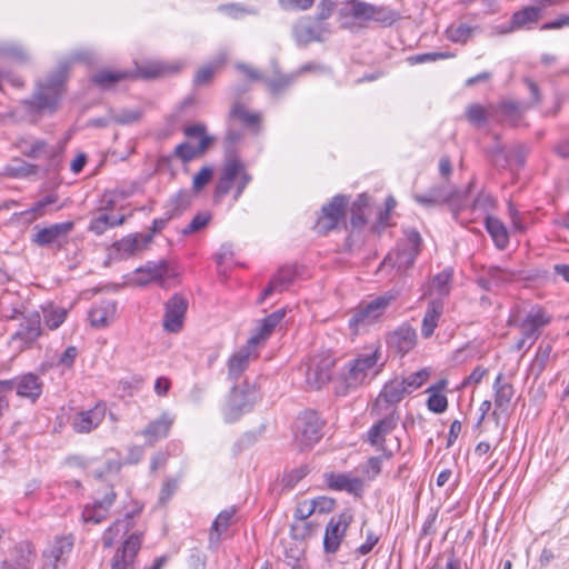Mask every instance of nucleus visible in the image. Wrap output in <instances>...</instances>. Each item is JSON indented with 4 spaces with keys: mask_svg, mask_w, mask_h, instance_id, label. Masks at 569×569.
Returning <instances> with one entry per match:
<instances>
[{
    "mask_svg": "<svg viewBox=\"0 0 569 569\" xmlns=\"http://www.w3.org/2000/svg\"><path fill=\"white\" fill-rule=\"evenodd\" d=\"M69 72L70 62L61 60L44 81L37 82L31 98L21 101V109L32 123L43 114H52L58 110Z\"/></svg>",
    "mask_w": 569,
    "mask_h": 569,
    "instance_id": "nucleus-1",
    "label": "nucleus"
},
{
    "mask_svg": "<svg viewBox=\"0 0 569 569\" xmlns=\"http://www.w3.org/2000/svg\"><path fill=\"white\" fill-rule=\"evenodd\" d=\"M257 402V391L253 385L243 381L234 385L221 407L223 420L227 423L238 421L244 413L250 412Z\"/></svg>",
    "mask_w": 569,
    "mask_h": 569,
    "instance_id": "nucleus-2",
    "label": "nucleus"
},
{
    "mask_svg": "<svg viewBox=\"0 0 569 569\" xmlns=\"http://www.w3.org/2000/svg\"><path fill=\"white\" fill-rule=\"evenodd\" d=\"M349 204L350 196L341 193L333 196L328 203L322 206L315 230L321 236H327L340 227L349 230V224L346 221Z\"/></svg>",
    "mask_w": 569,
    "mask_h": 569,
    "instance_id": "nucleus-3",
    "label": "nucleus"
},
{
    "mask_svg": "<svg viewBox=\"0 0 569 569\" xmlns=\"http://www.w3.org/2000/svg\"><path fill=\"white\" fill-rule=\"evenodd\" d=\"M397 292L388 291L369 302L360 303L349 319V327L357 332L378 321L387 308L397 299Z\"/></svg>",
    "mask_w": 569,
    "mask_h": 569,
    "instance_id": "nucleus-4",
    "label": "nucleus"
},
{
    "mask_svg": "<svg viewBox=\"0 0 569 569\" xmlns=\"http://www.w3.org/2000/svg\"><path fill=\"white\" fill-rule=\"evenodd\" d=\"M379 358V350L376 349L371 353L359 355L349 361L341 373L346 388L356 389L361 386L367 379L369 371L377 365Z\"/></svg>",
    "mask_w": 569,
    "mask_h": 569,
    "instance_id": "nucleus-5",
    "label": "nucleus"
},
{
    "mask_svg": "<svg viewBox=\"0 0 569 569\" xmlns=\"http://www.w3.org/2000/svg\"><path fill=\"white\" fill-rule=\"evenodd\" d=\"M8 393L14 391L16 395L34 405L42 396L43 380L33 372L19 375L12 379L3 380Z\"/></svg>",
    "mask_w": 569,
    "mask_h": 569,
    "instance_id": "nucleus-6",
    "label": "nucleus"
},
{
    "mask_svg": "<svg viewBox=\"0 0 569 569\" xmlns=\"http://www.w3.org/2000/svg\"><path fill=\"white\" fill-rule=\"evenodd\" d=\"M323 421L317 411L306 410L301 412L295 422L296 438L301 446L311 447L322 437Z\"/></svg>",
    "mask_w": 569,
    "mask_h": 569,
    "instance_id": "nucleus-7",
    "label": "nucleus"
},
{
    "mask_svg": "<svg viewBox=\"0 0 569 569\" xmlns=\"http://www.w3.org/2000/svg\"><path fill=\"white\" fill-rule=\"evenodd\" d=\"M350 16L357 20L375 21L383 26H391L395 22V12L387 7L376 6L361 0L348 2Z\"/></svg>",
    "mask_w": 569,
    "mask_h": 569,
    "instance_id": "nucleus-8",
    "label": "nucleus"
},
{
    "mask_svg": "<svg viewBox=\"0 0 569 569\" xmlns=\"http://www.w3.org/2000/svg\"><path fill=\"white\" fill-rule=\"evenodd\" d=\"M473 183V181H470L467 190L462 191L446 181L432 186L428 191L438 201L439 204L449 203L456 218L459 210L463 207V202L467 198V194L471 191Z\"/></svg>",
    "mask_w": 569,
    "mask_h": 569,
    "instance_id": "nucleus-9",
    "label": "nucleus"
},
{
    "mask_svg": "<svg viewBox=\"0 0 569 569\" xmlns=\"http://www.w3.org/2000/svg\"><path fill=\"white\" fill-rule=\"evenodd\" d=\"M188 310V300L180 293H174L164 303L163 329L170 333L181 331Z\"/></svg>",
    "mask_w": 569,
    "mask_h": 569,
    "instance_id": "nucleus-10",
    "label": "nucleus"
},
{
    "mask_svg": "<svg viewBox=\"0 0 569 569\" xmlns=\"http://www.w3.org/2000/svg\"><path fill=\"white\" fill-rule=\"evenodd\" d=\"M417 340L416 329L403 322L387 336L386 342L392 352L403 357L416 347Z\"/></svg>",
    "mask_w": 569,
    "mask_h": 569,
    "instance_id": "nucleus-11",
    "label": "nucleus"
},
{
    "mask_svg": "<svg viewBox=\"0 0 569 569\" xmlns=\"http://www.w3.org/2000/svg\"><path fill=\"white\" fill-rule=\"evenodd\" d=\"M73 228L74 223L72 221L54 223L49 227L39 229L37 233L32 236L31 241L40 248H49L56 244L57 249L60 250L62 248L61 240L66 239L68 233L71 232Z\"/></svg>",
    "mask_w": 569,
    "mask_h": 569,
    "instance_id": "nucleus-12",
    "label": "nucleus"
},
{
    "mask_svg": "<svg viewBox=\"0 0 569 569\" xmlns=\"http://www.w3.org/2000/svg\"><path fill=\"white\" fill-rule=\"evenodd\" d=\"M241 169L242 161L240 159H224L212 194L214 202H220L231 191Z\"/></svg>",
    "mask_w": 569,
    "mask_h": 569,
    "instance_id": "nucleus-13",
    "label": "nucleus"
},
{
    "mask_svg": "<svg viewBox=\"0 0 569 569\" xmlns=\"http://www.w3.org/2000/svg\"><path fill=\"white\" fill-rule=\"evenodd\" d=\"M41 318L38 311L23 315V320L17 332L12 336V341H20V350L31 348L41 336Z\"/></svg>",
    "mask_w": 569,
    "mask_h": 569,
    "instance_id": "nucleus-14",
    "label": "nucleus"
},
{
    "mask_svg": "<svg viewBox=\"0 0 569 569\" xmlns=\"http://www.w3.org/2000/svg\"><path fill=\"white\" fill-rule=\"evenodd\" d=\"M369 202L370 197L367 193H360L350 206V220L348 223L350 233L346 239L348 248L352 246L355 232L362 230L368 222L366 211L369 208Z\"/></svg>",
    "mask_w": 569,
    "mask_h": 569,
    "instance_id": "nucleus-15",
    "label": "nucleus"
},
{
    "mask_svg": "<svg viewBox=\"0 0 569 569\" xmlns=\"http://www.w3.org/2000/svg\"><path fill=\"white\" fill-rule=\"evenodd\" d=\"M333 366L335 359L330 356L322 357L320 359H312L306 373L307 382L310 386L320 389L331 380Z\"/></svg>",
    "mask_w": 569,
    "mask_h": 569,
    "instance_id": "nucleus-16",
    "label": "nucleus"
},
{
    "mask_svg": "<svg viewBox=\"0 0 569 569\" xmlns=\"http://www.w3.org/2000/svg\"><path fill=\"white\" fill-rule=\"evenodd\" d=\"M298 273V266L296 264L281 267L261 292L258 302L261 303L276 291L281 292L287 289L295 281Z\"/></svg>",
    "mask_w": 569,
    "mask_h": 569,
    "instance_id": "nucleus-17",
    "label": "nucleus"
},
{
    "mask_svg": "<svg viewBox=\"0 0 569 569\" xmlns=\"http://www.w3.org/2000/svg\"><path fill=\"white\" fill-rule=\"evenodd\" d=\"M116 492L112 487L101 497L97 498L92 506H87L82 511L84 522L99 523L108 516L110 507L116 500Z\"/></svg>",
    "mask_w": 569,
    "mask_h": 569,
    "instance_id": "nucleus-18",
    "label": "nucleus"
},
{
    "mask_svg": "<svg viewBox=\"0 0 569 569\" xmlns=\"http://www.w3.org/2000/svg\"><path fill=\"white\" fill-rule=\"evenodd\" d=\"M326 483L330 489L347 491L357 497H361L363 492V481L357 477H350L347 473H325Z\"/></svg>",
    "mask_w": 569,
    "mask_h": 569,
    "instance_id": "nucleus-19",
    "label": "nucleus"
},
{
    "mask_svg": "<svg viewBox=\"0 0 569 569\" xmlns=\"http://www.w3.org/2000/svg\"><path fill=\"white\" fill-rule=\"evenodd\" d=\"M403 232L410 246V250H402L397 253V264L399 269L412 267L422 247V238L418 230L409 228Z\"/></svg>",
    "mask_w": 569,
    "mask_h": 569,
    "instance_id": "nucleus-20",
    "label": "nucleus"
},
{
    "mask_svg": "<svg viewBox=\"0 0 569 569\" xmlns=\"http://www.w3.org/2000/svg\"><path fill=\"white\" fill-rule=\"evenodd\" d=\"M106 408L96 406L93 409L78 412L73 420L72 427L78 433H88L97 428L104 418Z\"/></svg>",
    "mask_w": 569,
    "mask_h": 569,
    "instance_id": "nucleus-21",
    "label": "nucleus"
},
{
    "mask_svg": "<svg viewBox=\"0 0 569 569\" xmlns=\"http://www.w3.org/2000/svg\"><path fill=\"white\" fill-rule=\"evenodd\" d=\"M136 273L147 274V278L137 279L139 286H146L151 281H160L161 286H163L164 279L174 276L171 273L170 266L166 260H160L159 262L148 261L144 266L137 268Z\"/></svg>",
    "mask_w": 569,
    "mask_h": 569,
    "instance_id": "nucleus-22",
    "label": "nucleus"
},
{
    "mask_svg": "<svg viewBox=\"0 0 569 569\" xmlns=\"http://www.w3.org/2000/svg\"><path fill=\"white\" fill-rule=\"evenodd\" d=\"M117 312V302L113 300H102L89 311L90 325L94 328H106L114 319Z\"/></svg>",
    "mask_w": 569,
    "mask_h": 569,
    "instance_id": "nucleus-23",
    "label": "nucleus"
},
{
    "mask_svg": "<svg viewBox=\"0 0 569 569\" xmlns=\"http://www.w3.org/2000/svg\"><path fill=\"white\" fill-rule=\"evenodd\" d=\"M213 137H203L199 140L198 146L193 147L184 141L179 143L173 150V157L180 159L183 163H188L196 158L203 156L213 143Z\"/></svg>",
    "mask_w": 569,
    "mask_h": 569,
    "instance_id": "nucleus-24",
    "label": "nucleus"
},
{
    "mask_svg": "<svg viewBox=\"0 0 569 569\" xmlns=\"http://www.w3.org/2000/svg\"><path fill=\"white\" fill-rule=\"evenodd\" d=\"M399 417L393 411L392 413L380 419L368 431V441L372 446L383 447L386 436L389 435L398 423Z\"/></svg>",
    "mask_w": 569,
    "mask_h": 569,
    "instance_id": "nucleus-25",
    "label": "nucleus"
},
{
    "mask_svg": "<svg viewBox=\"0 0 569 569\" xmlns=\"http://www.w3.org/2000/svg\"><path fill=\"white\" fill-rule=\"evenodd\" d=\"M257 346L250 345L249 340L247 345L241 347L237 352H234L230 359L228 360V379L236 381L242 375V372L249 366V359L251 356V351Z\"/></svg>",
    "mask_w": 569,
    "mask_h": 569,
    "instance_id": "nucleus-26",
    "label": "nucleus"
},
{
    "mask_svg": "<svg viewBox=\"0 0 569 569\" xmlns=\"http://www.w3.org/2000/svg\"><path fill=\"white\" fill-rule=\"evenodd\" d=\"M130 78L134 76L128 71L101 69L90 78V81L101 90H111L117 83Z\"/></svg>",
    "mask_w": 569,
    "mask_h": 569,
    "instance_id": "nucleus-27",
    "label": "nucleus"
},
{
    "mask_svg": "<svg viewBox=\"0 0 569 569\" xmlns=\"http://www.w3.org/2000/svg\"><path fill=\"white\" fill-rule=\"evenodd\" d=\"M284 315L286 311L283 309H279L262 319L258 331L249 339V343L254 346L264 343L274 328L283 319Z\"/></svg>",
    "mask_w": 569,
    "mask_h": 569,
    "instance_id": "nucleus-28",
    "label": "nucleus"
},
{
    "mask_svg": "<svg viewBox=\"0 0 569 569\" xmlns=\"http://www.w3.org/2000/svg\"><path fill=\"white\" fill-rule=\"evenodd\" d=\"M228 121L240 122L243 127L258 131L260 129L261 117L259 113L250 112L241 102L237 101L232 104Z\"/></svg>",
    "mask_w": 569,
    "mask_h": 569,
    "instance_id": "nucleus-29",
    "label": "nucleus"
},
{
    "mask_svg": "<svg viewBox=\"0 0 569 569\" xmlns=\"http://www.w3.org/2000/svg\"><path fill=\"white\" fill-rule=\"evenodd\" d=\"M492 388L495 391V407H496V409L492 412V416L498 418L497 410L499 409L501 412H506L508 410L509 403L515 393V389L511 383L503 382L501 373H499L497 376Z\"/></svg>",
    "mask_w": 569,
    "mask_h": 569,
    "instance_id": "nucleus-30",
    "label": "nucleus"
},
{
    "mask_svg": "<svg viewBox=\"0 0 569 569\" xmlns=\"http://www.w3.org/2000/svg\"><path fill=\"white\" fill-rule=\"evenodd\" d=\"M550 321L549 318L545 316L541 310L537 312H530L521 322L520 330L521 335L525 338L531 340L530 346L538 339L540 336V329L548 325Z\"/></svg>",
    "mask_w": 569,
    "mask_h": 569,
    "instance_id": "nucleus-31",
    "label": "nucleus"
},
{
    "mask_svg": "<svg viewBox=\"0 0 569 569\" xmlns=\"http://www.w3.org/2000/svg\"><path fill=\"white\" fill-rule=\"evenodd\" d=\"M226 62L227 54L224 52H220L211 62L202 66L197 70L193 77V84L196 87L209 86L216 73L223 67Z\"/></svg>",
    "mask_w": 569,
    "mask_h": 569,
    "instance_id": "nucleus-32",
    "label": "nucleus"
},
{
    "mask_svg": "<svg viewBox=\"0 0 569 569\" xmlns=\"http://www.w3.org/2000/svg\"><path fill=\"white\" fill-rule=\"evenodd\" d=\"M172 423L173 417L168 412H162L159 418L148 423V426L142 430V435L148 438L149 443L152 445L158 439L168 436Z\"/></svg>",
    "mask_w": 569,
    "mask_h": 569,
    "instance_id": "nucleus-33",
    "label": "nucleus"
},
{
    "mask_svg": "<svg viewBox=\"0 0 569 569\" xmlns=\"http://www.w3.org/2000/svg\"><path fill=\"white\" fill-rule=\"evenodd\" d=\"M542 12L541 6H530L513 12L510 19V27L502 31L511 32L539 21Z\"/></svg>",
    "mask_w": 569,
    "mask_h": 569,
    "instance_id": "nucleus-34",
    "label": "nucleus"
},
{
    "mask_svg": "<svg viewBox=\"0 0 569 569\" xmlns=\"http://www.w3.org/2000/svg\"><path fill=\"white\" fill-rule=\"evenodd\" d=\"M141 237L142 234L136 233L132 236H127L119 241H116L112 246L116 252V258L127 259L136 254L137 252L146 249L148 246H144Z\"/></svg>",
    "mask_w": 569,
    "mask_h": 569,
    "instance_id": "nucleus-35",
    "label": "nucleus"
},
{
    "mask_svg": "<svg viewBox=\"0 0 569 569\" xmlns=\"http://www.w3.org/2000/svg\"><path fill=\"white\" fill-rule=\"evenodd\" d=\"M295 516L303 522L305 528L309 533L319 531L322 528V522L315 518V505L311 500H303L298 503Z\"/></svg>",
    "mask_w": 569,
    "mask_h": 569,
    "instance_id": "nucleus-36",
    "label": "nucleus"
},
{
    "mask_svg": "<svg viewBox=\"0 0 569 569\" xmlns=\"http://www.w3.org/2000/svg\"><path fill=\"white\" fill-rule=\"evenodd\" d=\"M443 311V305L440 300L429 302L421 325V335L423 338H430L438 326V320Z\"/></svg>",
    "mask_w": 569,
    "mask_h": 569,
    "instance_id": "nucleus-37",
    "label": "nucleus"
},
{
    "mask_svg": "<svg viewBox=\"0 0 569 569\" xmlns=\"http://www.w3.org/2000/svg\"><path fill=\"white\" fill-rule=\"evenodd\" d=\"M72 547V536H57L53 543L43 551V557L51 559L56 569V563L62 559L64 553H69Z\"/></svg>",
    "mask_w": 569,
    "mask_h": 569,
    "instance_id": "nucleus-38",
    "label": "nucleus"
},
{
    "mask_svg": "<svg viewBox=\"0 0 569 569\" xmlns=\"http://www.w3.org/2000/svg\"><path fill=\"white\" fill-rule=\"evenodd\" d=\"M485 223L486 229L491 236L496 247L500 250L506 249L509 243V234L505 224L495 217H487Z\"/></svg>",
    "mask_w": 569,
    "mask_h": 569,
    "instance_id": "nucleus-39",
    "label": "nucleus"
},
{
    "mask_svg": "<svg viewBox=\"0 0 569 569\" xmlns=\"http://www.w3.org/2000/svg\"><path fill=\"white\" fill-rule=\"evenodd\" d=\"M551 352L552 346L550 343H541L539 346L536 357L529 367V375L532 376L535 380H538L546 370L551 360Z\"/></svg>",
    "mask_w": 569,
    "mask_h": 569,
    "instance_id": "nucleus-40",
    "label": "nucleus"
},
{
    "mask_svg": "<svg viewBox=\"0 0 569 569\" xmlns=\"http://www.w3.org/2000/svg\"><path fill=\"white\" fill-rule=\"evenodd\" d=\"M240 521L239 510L232 506L222 510L213 520L211 530L217 533H222L228 529L234 527Z\"/></svg>",
    "mask_w": 569,
    "mask_h": 569,
    "instance_id": "nucleus-41",
    "label": "nucleus"
},
{
    "mask_svg": "<svg viewBox=\"0 0 569 569\" xmlns=\"http://www.w3.org/2000/svg\"><path fill=\"white\" fill-rule=\"evenodd\" d=\"M140 548V536H128V538L122 542L121 547L117 549L113 558H117L129 566L133 562V559L138 555Z\"/></svg>",
    "mask_w": 569,
    "mask_h": 569,
    "instance_id": "nucleus-42",
    "label": "nucleus"
},
{
    "mask_svg": "<svg viewBox=\"0 0 569 569\" xmlns=\"http://www.w3.org/2000/svg\"><path fill=\"white\" fill-rule=\"evenodd\" d=\"M39 166L26 162L22 159L16 158L6 167V174L11 178H29L37 176Z\"/></svg>",
    "mask_w": 569,
    "mask_h": 569,
    "instance_id": "nucleus-43",
    "label": "nucleus"
},
{
    "mask_svg": "<svg viewBox=\"0 0 569 569\" xmlns=\"http://www.w3.org/2000/svg\"><path fill=\"white\" fill-rule=\"evenodd\" d=\"M124 219V216L114 217L103 212L91 219L89 230L101 236L107 229L122 224Z\"/></svg>",
    "mask_w": 569,
    "mask_h": 569,
    "instance_id": "nucleus-44",
    "label": "nucleus"
},
{
    "mask_svg": "<svg viewBox=\"0 0 569 569\" xmlns=\"http://www.w3.org/2000/svg\"><path fill=\"white\" fill-rule=\"evenodd\" d=\"M306 536H290V540H282L284 548V558L293 559V563L301 561L306 550Z\"/></svg>",
    "mask_w": 569,
    "mask_h": 569,
    "instance_id": "nucleus-45",
    "label": "nucleus"
},
{
    "mask_svg": "<svg viewBox=\"0 0 569 569\" xmlns=\"http://www.w3.org/2000/svg\"><path fill=\"white\" fill-rule=\"evenodd\" d=\"M244 133L242 130L233 128L228 121V129L224 136V159H240L237 154V144L243 139Z\"/></svg>",
    "mask_w": 569,
    "mask_h": 569,
    "instance_id": "nucleus-46",
    "label": "nucleus"
},
{
    "mask_svg": "<svg viewBox=\"0 0 569 569\" xmlns=\"http://www.w3.org/2000/svg\"><path fill=\"white\" fill-rule=\"evenodd\" d=\"M0 57L20 63H26L29 60V54L24 48L20 43L11 41L0 42Z\"/></svg>",
    "mask_w": 569,
    "mask_h": 569,
    "instance_id": "nucleus-47",
    "label": "nucleus"
},
{
    "mask_svg": "<svg viewBox=\"0 0 569 569\" xmlns=\"http://www.w3.org/2000/svg\"><path fill=\"white\" fill-rule=\"evenodd\" d=\"M353 520L351 510L347 509L337 518L332 517L325 527L323 533H345Z\"/></svg>",
    "mask_w": 569,
    "mask_h": 569,
    "instance_id": "nucleus-48",
    "label": "nucleus"
},
{
    "mask_svg": "<svg viewBox=\"0 0 569 569\" xmlns=\"http://www.w3.org/2000/svg\"><path fill=\"white\" fill-rule=\"evenodd\" d=\"M406 395H408L406 386H403L400 380H393L383 387L380 397L383 398L386 402L395 405L400 402Z\"/></svg>",
    "mask_w": 569,
    "mask_h": 569,
    "instance_id": "nucleus-49",
    "label": "nucleus"
},
{
    "mask_svg": "<svg viewBox=\"0 0 569 569\" xmlns=\"http://www.w3.org/2000/svg\"><path fill=\"white\" fill-rule=\"evenodd\" d=\"M191 204V194L190 191L186 189L179 190L173 197H171L169 201V206L171 207L168 212L170 213V217L177 218L179 217L184 210H187Z\"/></svg>",
    "mask_w": 569,
    "mask_h": 569,
    "instance_id": "nucleus-50",
    "label": "nucleus"
},
{
    "mask_svg": "<svg viewBox=\"0 0 569 569\" xmlns=\"http://www.w3.org/2000/svg\"><path fill=\"white\" fill-rule=\"evenodd\" d=\"M110 120L120 126L137 123L143 116L142 109H123L118 112L110 110Z\"/></svg>",
    "mask_w": 569,
    "mask_h": 569,
    "instance_id": "nucleus-51",
    "label": "nucleus"
},
{
    "mask_svg": "<svg viewBox=\"0 0 569 569\" xmlns=\"http://www.w3.org/2000/svg\"><path fill=\"white\" fill-rule=\"evenodd\" d=\"M495 287H499L506 282L512 281L516 277L521 274L520 271L502 269L498 266H491L486 271Z\"/></svg>",
    "mask_w": 569,
    "mask_h": 569,
    "instance_id": "nucleus-52",
    "label": "nucleus"
},
{
    "mask_svg": "<svg viewBox=\"0 0 569 569\" xmlns=\"http://www.w3.org/2000/svg\"><path fill=\"white\" fill-rule=\"evenodd\" d=\"M475 29L465 23H460L458 26H451L447 29L446 34L447 38L455 42L465 44L472 37Z\"/></svg>",
    "mask_w": 569,
    "mask_h": 569,
    "instance_id": "nucleus-53",
    "label": "nucleus"
},
{
    "mask_svg": "<svg viewBox=\"0 0 569 569\" xmlns=\"http://www.w3.org/2000/svg\"><path fill=\"white\" fill-rule=\"evenodd\" d=\"M266 425L259 426L254 430L246 431L234 443L236 452H240L253 446L264 433Z\"/></svg>",
    "mask_w": 569,
    "mask_h": 569,
    "instance_id": "nucleus-54",
    "label": "nucleus"
},
{
    "mask_svg": "<svg viewBox=\"0 0 569 569\" xmlns=\"http://www.w3.org/2000/svg\"><path fill=\"white\" fill-rule=\"evenodd\" d=\"M293 37L298 44L303 46L319 39L315 28L310 23L303 22L293 27Z\"/></svg>",
    "mask_w": 569,
    "mask_h": 569,
    "instance_id": "nucleus-55",
    "label": "nucleus"
},
{
    "mask_svg": "<svg viewBox=\"0 0 569 569\" xmlns=\"http://www.w3.org/2000/svg\"><path fill=\"white\" fill-rule=\"evenodd\" d=\"M59 197L57 193H50L46 196L43 199L37 201L29 210L23 212L22 214H32V219H37L39 217L44 216L50 210H48V207L56 203L58 201Z\"/></svg>",
    "mask_w": 569,
    "mask_h": 569,
    "instance_id": "nucleus-56",
    "label": "nucleus"
},
{
    "mask_svg": "<svg viewBox=\"0 0 569 569\" xmlns=\"http://www.w3.org/2000/svg\"><path fill=\"white\" fill-rule=\"evenodd\" d=\"M63 61L70 62V67L73 63H83L87 66H91L96 63L97 61V54L93 50L88 48H81L72 51L68 59H64Z\"/></svg>",
    "mask_w": 569,
    "mask_h": 569,
    "instance_id": "nucleus-57",
    "label": "nucleus"
},
{
    "mask_svg": "<svg viewBox=\"0 0 569 569\" xmlns=\"http://www.w3.org/2000/svg\"><path fill=\"white\" fill-rule=\"evenodd\" d=\"M428 377L429 371L427 369H421L409 375L400 381L403 386H406L407 393L410 395L412 391L420 388L422 383L428 379Z\"/></svg>",
    "mask_w": 569,
    "mask_h": 569,
    "instance_id": "nucleus-58",
    "label": "nucleus"
},
{
    "mask_svg": "<svg viewBox=\"0 0 569 569\" xmlns=\"http://www.w3.org/2000/svg\"><path fill=\"white\" fill-rule=\"evenodd\" d=\"M213 168L209 166L202 167L192 179V191L199 193L212 180Z\"/></svg>",
    "mask_w": 569,
    "mask_h": 569,
    "instance_id": "nucleus-59",
    "label": "nucleus"
},
{
    "mask_svg": "<svg viewBox=\"0 0 569 569\" xmlns=\"http://www.w3.org/2000/svg\"><path fill=\"white\" fill-rule=\"evenodd\" d=\"M309 473L308 466H301L283 475L281 482L284 489L291 490L293 487Z\"/></svg>",
    "mask_w": 569,
    "mask_h": 569,
    "instance_id": "nucleus-60",
    "label": "nucleus"
},
{
    "mask_svg": "<svg viewBox=\"0 0 569 569\" xmlns=\"http://www.w3.org/2000/svg\"><path fill=\"white\" fill-rule=\"evenodd\" d=\"M293 80L295 78L292 76H278L276 78L268 79L267 87L270 93L280 94L292 84Z\"/></svg>",
    "mask_w": 569,
    "mask_h": 569,
    "instance_id": "nucleus-61",
    "label": "nucleus"
},
{
    "mask_svg": "<svg viewBox=\"0 0 569 569\" xmlns=\"http://www.w3.org/2000/svg\"><path fill=\"white\" fill-rule=\"evenodd\" d=\"M491 163L497 168H507L510 167L508 150H506L502 146L497 144L491 148L488 152Z\"/></svg>",
    "mask_w": 569,
    "mask_h": 569,
    "instance_id": "nucleus-62",
    "label": "nucleus"
},
{
    "mask_svg": "<svg viewBox=\"0 0 569 569\" xmlns=\"http://www.w3.org/2000/svg\"><path fill=\"white\" fill-rule=\"evenodd\" d=\"M211 219L210 213H198L193 217L191 222L182 229L181 233L183 236H190L194 232L200 231L201 229L206 228Z\"/></svg>",
    "mask_w": 569,
    "mask_h": 569,
    "instance_id": "nucleus-63",
    "label": "nucleus"
},
{
    "mask_svg": "<svg viewBox=\"0 0 569 569\" xmlns=\"http://www.w3.org/2000/svg\"><path fill=\"white\" fill-rule=\"evenodd\" d=\"M528 152H529L528 148L521 143L516 144V146L511 147L510 149H508L510 167L513 164L517 167H522L526 163Z\"/></svg>",
    "mask_w": 569,
    "mask_h": 569,
    "instance_id": "nucleus-64",
    "label": "nucleus"
}]
</instances>
